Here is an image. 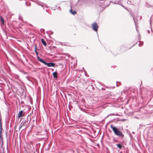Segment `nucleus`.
<instances>
[{"instance_id":"nucleus-10","label":"nucleus","mask_w":153,"mask_h":153,"mask_svg":"<svg viewBox=\"0 0 153 153\" xmlns=\"http://www.w3.org/2000/svg\"><path fill=\"white\" fill-rule=\"evenodd\" d=\"M37 48V45H36V44L35 45V53H36V55L37 56V57H38V52L36 51Z\"/></svg>"},{"instance_id":"nucleus-8","label":"nucleus","mask_w":153,"mask_h":153,"mask_svg":"<svg viewBox=\"0 0 153 153\" xmlns=\"http://www.w3.org/2000/svg\"><path fill=\"white\" fill-rule=\"evenodd\" d=\"M70 12L72 14L75 15L76 13V11L74 10L73 11L71 9L70 10Z\"/></svg>"},{"instance_id":"nucleus-7","label":"nucleus","mask_w":153,"mask_h":153,"mask_svg":"<svg viewBox=\"0 0 153 153\" xmlns=\"http://www.w3.org/2000/svg\"><path fill=\"white\" fill-rule=\"evenodd\" d=\"M42 42V44L45 46H46L47 45V43L44 39H41Z\"/></svg>"},{"instance_id":"nucleus-2","label":"nucleus","mask_w":153,"mask_h":153,"mask_svg":"<svg viewBox=\"0 0 153 153\" xmlns=\"http://www.w3.org/2000/svg\"><path fill=\"white\" fill-rule=\"evenodd\" d=\"M38 60L44 64L47 65L48 67H54L55 65V63L52 62L47 63L44 61L42 59H40L39 56H38Z\"/></svg>"},{"instance_id":"nucleus-3","label":"nucleus","mask_w":153,"mask_h":153,"mask_svg":"<svg viewBox=\"0 0 153 153\" xmlns=\"http://www.w3.org/2000/svg\"><path fill=\"white\" fill-rule=\"evenodd\" d=\"M92 26L93 29L94 31L97 32V29L98 27V26L97 23L96 22H94L92 24Z\"/></svg>"},{"instance_id":"nucleus-5","label":"nucleus","mask_w":153,"mask_h":153,"mask_svg":"<svg viewBox=\"0 0 153 153\" xmlns=\"http://www.w3.org/2000/svg\"><path fill=\"white\" fill-rule=\"evenodd\" d=\"M24 116V115L23 114V111L22 110H21V111H20L18 114V118H20V117H23Z\"/></svg>"},{"instance_id":"nucleus-1","label":"nucleus","mask_w":153,"mask_h":153,"mask_svg":"<svg viewBox=\"0 0 153 153\" xmlns=\"http://www.w3.org/2000/svg\"><path fill=\"white\" fill-rule=\"evenodd\" d=\"M110 127L116 135L119 137H124V136L123 133L122 132L120 131L117 128L114 126L112 125H111Z\"/></svg>"},{"instance_id":"nucleus-4","label":"nucleus","mask_w":153,"mask_h":153,"mask_svg":"<svg viewBox=\"0 0 153 153\" xmlns=\"http://www.w3.org/2000/svg\"><path fill=\"white\" fill-rule=\"evenodd\" d=\"M28 124V121L27 120H25L24 121H23L22 122V123L21 124V126H20L19 127V129H20L22 128V126H25L27 125Z\"/></svg>"},{"instance_id":"nucleus-9","label":"nucleus","mask_w":153,"mask_h":153,"mask_svg":"<svg viewBox=\"0 0 153 153\" xmlns=\"http://www.w3.org/2000/svg\"><path fill=\"white\" fill-rule=\"evenodd\" d=\"M53 77L54 78H57V73L56 72H55L53 73Z\"/></svg>"},{"instance_id":"nucleus-12","label":"nucleus","mask_w":153,"mask_h":153,"mask_svg":"<svg viewBox=\"0 0 153 153\" xmlns=\"http://www.w3.org/2000/svg\"><path fill=\"white\" fill-rule=\"evenodd\" d=\"M117 146L120 149H121L122 148V145L121 144H117Z\"/></svg>"},{"instance_id":"nucleus-6","label":"nucleus","mask_w":153,"mask_h":153,"mask_svg":"<svg viewBox=\"0 0 153 153\" xmlns=\"http://www.w3.org/2000/svg\"><path fill=\"white\" fill-rule=\"evenodd\" d=\"M2 128H1V123H0V138H1L2 137Z\"/></svg>"},{"instance_id":"nucleus-11","label":"nucleus","mask_w":153,"mask_h":153,"mask_svg":"<svg viewBox=\"0 0 153 153\" xmlns=\"http://www.w3.org/2000/svg\"><path fill=\"white\" fill-rule=\"evenodd\" d=\"M1 22H2V24L3 25H4V20L3 18L2 17H1Z\"/></svg>"}]
</instances>
